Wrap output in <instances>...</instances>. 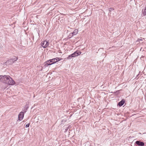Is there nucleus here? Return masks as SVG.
Instances as JSON below:
<instances>
[{"label": "nucleus", "mask_w": 146, "mask_h": 146, "mask_svg": "<svg viewBox=\"0 0 146 146\" xmlns=\"http://www.w3.org/2000/svg\"><path fill=\"white\" fill-rule=\"evenodd\" d=\"M0 81L1 82L9 85H13L15 84V81L9 75L0 76Z\"/></svg>", "instance_id": "nucleus-1"}, {"label": "nucleus", "mask_w": 146, "mask_h": 146, "mask_svg": "<svg viewBox=\"0 0 146 146\" xmlns=\"http://www.w3.org/2000/svg\"><path fill=\"white\" fill-rule=\"evenodd\" d=\"M62 60V58L58 57L49 60L46 62V64H45V66H48V65H51Z\"/></svg>", "instance_id": "nucleus-2"}, {"label": "nucleus", "mask_w": 146, "mask_h": 146, "mask_svg": "<svg viewBox=\"0 0 146 146\" xmlns=\"http://www.w3.org/2000/svg\"><path fill=\"white\" fill-rule=\"evenodd\" d=\"M18 59V57H15L11 59L10 60L7 61L6 63L9 64H11L14 63L15 61H17Z\"/></svg>", "instance_id": "nucleus-3"}, {"label": "nucleus", "mask_w": 146, "mask_h": 146, "mask_svg": "<svg viewBox=\"0 0 146 146\" xmlns=\"http://www.w3.org/2000/svg\"><path fill=\"white\" fill-rule=\"evenodd\" d=\"M49 43L47 40H45L41 43V45L44 48H46L49 45Z\"/></svg>", "instance_id": "nucleus-4"}, {"label": "nucleus", "mask_w": 146, "mask_h": 146, "mask_svg": "<svg viewBox=\"0 0 146 146\" xmlns=\"http://www.w3.org/2000/svg\"><path fill=\"white\" fill-rule=\"evenodd\" d=\"M24 115L23 112L22 111L20 112L18 115V120L19 121H21L23 118Z\"/></svg>", "instance_id": "nucleus-5"}, {"label": "nucleus", "mask_w": 146, "mask_h": 146, "mask_svg": "<svg viewBox=\"0 0 146 146\" xmlns=\"http://www.w3.org/2000/svg\"><path fill=\"white\" fill-rule=\"evenodd\" d=\"M81 53L82 52L81 51H77L72 54V55L73 56V57L78 56L80 55Z\"/></svg>", "instance_id": "nucleus-6"}, {"label": "nucleus", "mask_w": 146, "mask_h": 146, "mask_svg": "<svg viewBox=\"0 0 146 146\" xmlns=\"http://www.w3.org/2000/svg\"><path fill=\"white\" fill-rule=\"evenodd\" d=\"M136 143L137 145L140 146H143L144 145V144L143 142L139 141H136Z\"/></svg>", "instance_id": "nucleus-7"}, {"label": "nucleus", "mask_w": 146, "mask_h": 146, "mask_svg": "<svg viewBox=\"0 0 146 146\" xmlns=\"http://www.w3.org/2000/svg\"><path fill=\"white\" fill-rule=\"evenodd\" d=\"M125 100H121V101H120V102H119V103L118 105L120 106H121L123 105V104L125 103Z\"/></svg>", "instance_id": "nucleus-8"}, {"label": "nucleus", "mask_w": 146, "mask_h": 146, "mask_svg": "<svg viewBox=\"0 0 146 146\" xmlns=\"http://www.w3.org/2000/svg\"><path fill=\"white\" fill-rule=\"evenodd\" d=\"M142 14L144 16L146 15V6L145 7L144 10L142 12Z\"/></svg>", "instance_id": "nucleus-9"}, {"label": "nucleus", "mask_w": 146, "mask_h": 146, "mask_svg": "<svg viewBox=\"0 0 146 146\" xmlns=\"http://www.w3.org/2000/svg\"><path fill=\"white\" fill-rule=\"evenodd\" d=\"M73 56L72 55V54L68 56L67 57V59H70L72 57H73Z\"/></svg>", "instance_id": "nucleus-10"}, {"label": "nucleus", "mask_w": 146, "mask_h": 146, "mask_svg": "<svg viewBox=\"0 0 146 146\" xmlns=\"http://www.w3.org/2000/svg\"><path fill=\"white\" fill-rule=\"evenodd\" d=\"M30 125V123H29L27 124L26 125V127H29Z\"/></svg>", "instance_id": "nucleus-11"}, {"label": "nucleus", "mask_w": 146, "mask_h": 146, "mask_svg": "<svg viewBox=\"0 0 146 146\" xmlns=\"http://www.w3.org/2000/svg\"><path fill=\"white\" fill-rule=\"evenodd\" d=\"M139 41V40H142V39H139L138 40Z\"/></svg>", "instance_id": "nucleus-12"}]
</instances>
